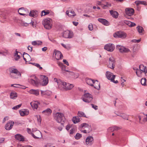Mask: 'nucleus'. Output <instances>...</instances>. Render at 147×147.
Returning a JSON list of instances; mask_svg holds the SVG:
<instances>
[{"label":"nucleus","mask_w":147,"mask_h":147,"mask_svg":"<svg viewBox=\"0 0 147 147\" xmlns=\"http://www.w3.org/2000/svg\"><path fill=\"white\" fill-rule=\"evenodd\" d=\"M84 102L87 103L91 102L93 99L92 95L88 93H85L81 98Z\"/></svg>","instance_id":"8"},{"label":"nucleus","mask_w":147,"mask_h":147,"mask_svg":"<svg viewBox=\"0 0 147 147\" xmlns=\"http://www.w3.org/2000/svg\"><path fill=\"white\" fill-rule=\"evenodd\" d=\"M41 92L42 96L47 98H49L52 94L51 91L48 90L45 91L41 90Z\"/></svg>","instance_id":"11"},{"label":"nucleus","mask_w":147,"mask_h":147,"mask_svg":"<svg viewBox=\"0 0 147 147\" xmlns=\"http://www.w3.org/2000/svg\"><path fill=\"white\" fill-rule=\"evenodd\" d=\"M94 81V80L88 78L86 79V82L87 84L92 86H93Z\"/></svg>","instance_id":"31"},{"label":"nucleus","mask_w":147,"mask_h":147,"mask_svg":"<svg viewBox=\"0 0 147 147\" xmlns=\"http://www.w3.org/2000/svg\"><path fill=\"white\" fill-rule=\"evenodd\" d=\"M79 129L82 132L85 134L89 133L92 130L91 126L85 123L81 124Z\"/></svg>","instance_id":"4"},{"label":"nucleus","mask_w":147,"mask_h":147,"mask_svg":"<svg viewBox=\"0 0 147 147\" xmlns=\"http://www.w3.org/2000/svg\"><path fill=\"white\" fill-rule=\"evenodd\" d=\"M126 14L129 16L133 15L134 13V9L131 8H127L125 9Z\"/></svg>","instance_id":"21"},{"label":"nucleus","mask_w":147,"mask_h":147,"mask_svg":"<svg viewBox=\"0 0 147 147\" xmlns=\"http://www.w3.org/2000/svg\"><path fill=\"white\" fill-rule=\"evenodd\" d=\"M125 119L128 120V116L125 114H122L120 116Z\"/></svg>","instance_id":"45"},{"label":"nucleus","mask_w":147,"mask_h":147,"mask_svg":"<svg viewBox=\"0 0 147 147\" xmlns=\"http://www.w3.org/2000/svg\"><path fill=\"white\" fill-rule=\"evenodd\" d=\"M146 79L145 78H142L141 81V84L145 86L146 85Z\"/></svg>","instance_id":"44"},{"label":"nucleus","mask_w":147,"mask_h":147,"mask_svg":"<svg viewBox=\"0 0 147 147\" xmlns=\"http://www.w3.org/2000/svg\"><path fill=\"white\" fill-rule=\"evenodd\" d=\"M16 139L19 141H24V137L20 134H17L15 135Z\"/></svg>","instance_id":"30"},{"label":"nucleus","mask_w":147,"mask_h":147,"mask_svg":"<svg viewBox=\"0 0 147 147\" xmlns=\"http://www.w3.org/2000/svg\"><path fill=\"white\" fill-rule=\"evenodd\" d=\"M54 119L58 123L61 124H63L65 121L64 115L62 113H56L54 115Z\"/></svg>","instance_id":"6"},{"label":"nucleus","mask_w":147,"mask_h":147,"mask_svg":"<svg viewBox=\"0 0 147 147\" xmlns=\"http://www.w3.org/2000/svg\"><path fill=\"white\" fill-rule=\"evenodd\" d=\"M140 2V4H141L144 5H147V2L145 1H141V2Z\"/></svg>","instance_id":"51"},{"label":"nucleus","mask_w":147,"mask_h":147,"mask_svg":"<svg viewBox=\"0 0 147 147\" xmlns=\"http://www.w3.org/2000/svg\"><path fill=\"white\" fill-rule=\"evenodd\" d=\"M91 105L92 106V108L94 109L95 110H96L97 109L98 107L97 106L94 105L93 104H91Z\"/></svg>","instance_id":"53"},{"label":"nucleus","mask_w":147,"mask_h":147,"mask_svg":"<svg viewBox=\"0 0 147 147\" xmlns=\"http://www.w3.org/2000/svg\"><path fill=\"white\" fill-rule=\"evenodd\" d=\"M78 115L80 117H84L87 118L85 113L83 112L79 111L78 112Z\"/></svg>","instance_id":"41"},{"label":"nucleus","mask_w":147,"mask_h":147,"mask_svg":"<svg viewBox=\"0 0 147 147\" xmlns=\"http://www.w3.org/2000/svg\"><path fill=\"white\" fill-rule=\"evenodd\" d=\"M139 69L142 72L145 74L147 72L146 67L144 66L143 65H140L139 66Z\"/></svg>","instance_id":"28"},{"label":"nucleus","mask_w":147,"mask_h":147,"mask_svg":"<svg viewBox=\"0 0 147 147\" xmlns=\"http://www.w3.org/2000/svg\"><path fill=\"white\" fill-rule=\"evenodd\" d=\"M72 23H73V24L75 26H77L78 24V23L77 22H72Z\"/></svg>","instance_id":"59"},{"label":"nucleus","mask_w":147,"mask_h":147,"mask_svg":"<svg viewBox=\"0 0 147 147\" xmlns=\"http://www.w3.org/2000/svg\"><path fill=\"white\" fill-rule=\"evenodd\" d=\"M137 28L139 33H142V31H143V29L142 27L138 26L137 27Z\"/></svg>","instance_id":"46"},{"label":"nucleus","mask_w":147,"mask_h":147,"mask_svg":"<svg viewBox=\"0 0 147 147\" xmlns=\"http://www.w3.org/2000/svg\"><path fill=\"white\" fill-rule=\"evenodd\" d=\"M32 136L35 139H38L42 137L41 133L38 130H36L34 133L32 134Z\"/></svg>","instance_id":"15"},{"label":"nucleus","mask_w":147,"mask_h":147,"mask_svg":"<svg viewBox=\"0 0 147 147\" xmlns=\"http://www.w3.org/2000/svg\"><path fill=\"white\" fill-rule=\"evenodd\" d=\"M115 60L112 57H111L109 58V61L108 63H107V66L108 67L113 69L115 67Z\"/></svg>","instance_id":"12"},{"label":"nucleus","mask_w":147,"mask_h":147,"mask_svg":"<svg viewBox=\"0 0 147 147\" xmlns=\"http://www.w3.org/2000/svg\"><path fill=\"white\" fill-rule=\"evenodd\" d=\"M19 86H20L19 85L17 84H13L11 85V86H13L15 87H18Z\"/></svg>","instance_id":"58"},{"label":"nucleus","mask_w":147,"mask_h":147,"mask_svg":"<svg viewBox=\"0 0 147 147\" xmlns=\"http://www.w3.org/2000/svg\"><path fill=\"white\" fill-rule=\"evenodd\" d=\"M47 49V47H44L42 49V50L43 51H46Z\"/></svg>","instance_id":"62"},{"label":"nucleus","mask_w":147,"mask_h":147,"mask_svg":"<svg viewBox=\"0 0 147 147\" xmlns=\"http://www.w3.org/2000/svg\"><path fill=\"white\" fill-rule=\"evenodd\" d=\"M115 49V47L113 44L109 43L106 45L104 47V49L109 51H113Z\"/></svg>","instance_id":"14"},{"label":"nucleus","mask_w":147,"mask_h":147,"mask_svg":"<svg viewBox=\"0 0 147 147\" xmlns=\"http://www.w3.org/2000/svg\"><path fill=\"white\" fill-rule=\"evenodd\" d=\"M51 110L49 108H47L46 110H44L42 112V113L47 115H49L51 114Z\"/></svg>","instance_id":"33"},{"label":"nucleus","mask_w":147,"mask_h":147,"mask_svg":"<svg viewBox=\"0 0 147 147\" xmlns=\"http://www.w3.org/2000/svg\"><path fill=\"white\" fill-rule=\"evenodd\" d=\"M46 147H55V146H53L49 144H47L46 145Z\"/></svg>","instance_id":"63"},{"label":"nucleus","mask_w":147,"mask_h":147,"mask_svg":"<svg viewBox=\"0 0 147 147\" xmlns=\"http://www.w3.org/2000/svg\"><path fill=\"white\" fill-rule=\"evenodd\" d=\"M54 53H55V57L57 60H59L63 57L62 54L59 51L55 50Z\"/></svg>","instance_id":"22"},{"label":"nucleus","mask_w":147,"mask_h":147,"mask_svg":"<svg viewBox=\"0 0 147 147\" xmlns=\"http://www.w3.org/2000/svg\"><path fill=\"white\" fill-rule=\"evenodd\" d=\"M37 118L38 121V122H39L40 123L41 122V120L40 117V115H38L37 116Z\"/></svg>","instance_id":"54"},{"label":"nucleus","mask_w":147,"mask_h":147,"mask_svg":"<svg viewBox=\"0 0 147 147\" xmlns=\"http://www.w3.org/2000/svg\"><path fill=\"white\" fill-rule=\"evenodd\" d=\"M117 129L118 128L116 126H114L109 128L107 129V130L109 132H111L113 131L114 130H117Z\"/></svg>","instance_id":"39"},{"label":"nucleus","mask_w":147,"mask_h":147,"mask_svg":"<svg viewBox=\"0 0 147 147\" xmlns=\"http://www.w3.org/2000/svg\"><path fill=\"white\" fill-rule=\"evenodd\" d=\"M74 78H77L79 76V74L78 73L75 74L74 76Z\"/></svg>","instance_id":"60"},{"label":"nucleus","mask_w":147,"mask_h":147,"mask_svg":"<svg viewBox=\"0 0 147 147\" xmlns=\"http://www.w3.org/2000/svg\"><path fill=\"white\" fill-rule=\"evenodd\" d=\"M63 61L64 62L65 64L67 65H69V64L68 62L67 61V60L65 59H63Z\"/></svg>","instance_id":"57"},{"label":"nucleus","mask_w":147,"mask_h":147,"mask_svg":"<svg viewBox=\"0 0 147 147\" xmlns=\"http://www.w3.org/2000/svg\"><path fill=\"white\" fill-rule=\"evenodd\" d=\"M18 13L22 16H27L28 13H26V11L24 8H19L18 11Z\"/></svg>","instance_id":"24"},{"label":"nucleus","mask_w":147,"mask_h":147,"mask_svg":"<svg viewBox=\"0 0 147 147\" xmlns=\"http://www.w3.org/2000/svg\"><path fill=\"white\" fill-rule=\"evenodd\" d=\"M9 71L10 76L13 78H18L21 76L20 73L16 69L11 67Z\"/></svg>","instance_id":"3"},{"label":"nucleus","mask_w":147,"mask_h":147,"mask_svg":"<svg viewBox=\"0 0 147 147\" xmlns=\"http://www.w3.org/2000/svg\"><path fill=\"white\" fill-rule=\"evenodd\" d=\"M127 36V34L122 32L118 31L113 34V36L116 38H120L123 39L125 38Z\"/></svg>","instance_id":"9"},{"label":"nucleus","mask_w":147,"mask_h":147,"mask_svg":"<svg viewBox=\"0 0 147 147\" xmlns=\"http://www.w3.org/2000/svg\"><path fill=\"white\" fill-rule=\"evenodd\" d=\"M28 81L30 84L34 86L38 87L39 86L40 80L34 75L30 76Z\"/></svg>","instance_id":"2"},{"label":"nucleus","mask_w":147,"mask_h":147,"mask_svg":"<svg viewBox=\"0 0 147 147\" xmlns=\"http://www.w3.org/2000/svg\"><path fill=\"white\" fill-rule=\"evenodd\" d=\"M98 20L102 24L106 26H109V22L107 20L102 18H98Z\"/></svg>","instance_id":"25"},{"label":"nucleus","mask_w":147,"mask_h":147,"mask_svg":"<svg viewBox=\"0 0 147 147\" xmlns=\"http://www.w3.org/2000/svg\"><path fill=\"white\" fill-rule=\"evenodd\" d=\"M14 123V122L11 121H9V122L5 125V129L7 130H10L12 128L13 125Z\"/></svg>","instance_id":"19"},{"label":"nucleus","mask_w":147,"mask_h":147,"mask_svg":"<svg viewBox=\"0 0 147 147\" xmlns=\"http://www.w3.org/2000/svg\"><path fill=\"white\" fill-rule=\"evenodd\" d=\"M102 0H101L100 1H97L96 2V4L98 5H100L102 8Z\"/></svg>","instance_id":"49"},{"label":"nucleus","mask_w":147,"mask_h":147,"mask_svg":"<svg viewBox=\"0 0 147 147\" xmlns=\"http://www.w3.org/2000/svg\"><path fill=\"white\" fill-rule=\"evenodd\" d=\"M72 121L74 123H76L80 122V119L78 116L73 117Z\"/></svg>","instance_id":"38"},{"label":"nucleus","mask_w":147,"mask_h":147,"mask_svg":"<svg viewBox=\"0 0 147 147\" xmlns=\"http://www.w3.org/2000/svg\"><path fill=\"white\" fill-rule=\"evenodd\" d=\"M28 49L30 52H32V47L31 46H29L28 47Z\"/></svg>","instance_id":"55"},{"label":"nucleus","mask_w":147,"mask_h":147,"mask_svg":"<svg viewBox=\"0 0 147 147\" xmlns=\"http://www.w3.org/2000/svg\"><path fill=\"white\" fill-rule=\"evenodd\" d=\"M29 15L30 16L35 18L37 16V12L36 11H31L29 13Z\"/></svg>","instance_id":"35"},{"label":"nucleus","mask_w":147,"mask_h":147,"mask_svg":"<svg viewBox=\"0 0 147 147\" xmlns=\"http://www.w3.org/2000/svg\"><path fill=\"white\" fill-rule=\"evenodd\" d=\"M18 53L20 54V53L19 52H18L17 51H16V53L15 54V59L16 60H18L20 58V55H18Z\"/></svg>","instance_id":"43"},{"label":"nucleus","mask_w":147,"mask_h":147,"mask_svg":"<svg viewBox=\"0 0 147 147\" xmlns=\"http://www.w3.org/2000/svg\"><path fill=\"white\" fill-rule=\"evenodd\" d=\"M144 115H145L146 116V117L144 118L143 120L144 121H147V114Z\"/></svg>","instance_id":"64"},{"label":"nucleus","mask_w":147,"mask_h":147,"mask_svg":"<svg viewBox=\"0 0 147 147\" xmlns=\"http://www.w3.org/2000/svg\"><path fill=\"white\" fill-rule=\"evenodd\" d=\"M93 86L96 89L98 90L100 88V84L96 80V82L94 81Z\"/></svg>","instance_id":"34"},{"label":"nucleus","mask_w":147,"mask_h":147,"mask_svg":"<svg viewBox=\"0 0 147 147\" xmlns=\"http://www.w3.org/2000/svg\"><path fill=\"white\" fill-rule=\"evenodd\" d=\"M23 57L24 60L26 62L30 61L31 60L30 56L28 54L25 52L23 54Z\"/></svg>","instance_id":"27"},{"label":"nucleus","mask_w":147,"mask_h":147,"mask_svg":"<svg viewBox=\"0 0 147 147\" xmlns=\"http://www.w3.org/2000/svg\"><path fill=\"white\" fill-rule=\"evenodd\" d=\"M52 20L49 18H47L43 20L42 24L45 28L47 29H50L52 27Z\"/></svg>","instance_id":"5"},{"label":"nucleus","mask_w":147,"mask_h":147,"mask_svg":"<svg viewBox=\"0 0 147 147\" xmlns=\"http://www.w3.org/2000/svg\"><path fill=\"white\" fill-rule=\"evenodd\" d=\"M39 86H46L49 83L48 77L44 75H41L40 76Z\"/></svg>","instance_id":"7"},{"label":"nucleus","mask_w":147,"mask_h":147,"mask_svg":"<svg viewBox=\"0 0 147 147\" xmlns=\"http://www.w3.org/2000/svg\"><path fill=\"white\" fill-rule=\"evenodd\" d=\"M107 78L109 80H111V81H113L114 80L115 78V76L113 74L111 73L109 71H107L106 74Z\"/></svg>","instance_id":"18"},{"label":"nucleus","mask_w":147,"mask_h":147,"mask_svg":"<svg viewBox=\"0 0 147 147\" xmlns=\"http://www.w3.org/2000/svg\"><path fill=\"white\" fill-rule=\"evenodd\" d=\"M42 42L39 41H34L32 42V44L33 45H41Z\"/></svg>","instance_id":"40"},{"label":"nucleus","mask_w":147,"mask_h":147,"mask_svg":"<svg viewBox=\"0 0 147 147\" xmlns=\"http://www.w3.org/2000/svg\"><path fill=\"white\" fill-rule=\"evenodd\" d=\"M116 48L120 52L122 53H127L130 51L129 49L120 45H117L116 46Z\"/></svg>","instance_id":"10"},{"label":"nucleus","mask_w":147,"mask_h":147,"mask_svg":"<svg viewBox=\"0 0 147 147\" xmlns=\"http://www.w3.org/2000/svg\"><path fill=\"white\" fill-rule=\"evenodd\" d=\"M50 13V11L48 10H43L41 12L42 16H45Z\"/></svg>","instance_id":"42"},{"label":"nucleus","mask_w":147,"mask_h":147,"mask_svg":"<svg viewBox=\"0 0 147 147\" xmlns=\"http://www.w3.org/2000/svg\"><path fill=\"white\" fill-rule=\"evenodd\" d=\"M22 106V104H20L19 105H17L15 107H14L12 108V109L13 110H17L19 109Z\"/></svg>","instance_id":"47"},{"label":"nucleus","mask_w":147,"mask_h":147,"mask_svg":"<svg viewBox=\"0 0 147 147\" xmlns=\"http://www.w3.org/2000/svg\"><path fill=\"white\" fill-rule=\"evenodd\" d=\"M18 95L16 92H12L10 94V98L12 99H15L17 97Z\"/></svg>","instance_id":"37"},{"label":"nucleus","mask_w":147,"mask_h":147,"mask_svg":"<svg viewBox=\"0 0 147 147\" xmlns=\"http://www.w3.org/2000/svg\"><path fill=\"white\" fill-rule=\"evenodd\" d=\"M93 138L90 136H89L86 139V144L91 146L93 144Z\"/></svg>","instance_id":"17"},{"label":"nucleus","mask_w":147,"mask_h":147,"mask_svg":"<svg viewBox=\"0 0 147 147\" xmlns=\"http://www.w3.org/2000/svg\"><path fill=\"white\" fill-rule=\"evenodd\" d=\"M66 14L70 17L74 16L76 15L74 11L72 10L69 11H67Z\"/></svg>","instance_id":"32"},{"label":"nucleus","mask_w":147,"mask_h":147,"mask_svg":"<svg viewBox=\"0 0 147 147\" xmlns=\"http://www.w3.org/2000/svg\"><path fill=\"white\" fill-rule=\"evenodd\" d=\"M88 28L90 30H92L93 29L92 24H90L88 25Z\"/></svg>","instance_id":"50"},{"label":"nucleus","mask_w":147,"mask_h":147,"mask_svg":"<svg viewBox=\"0 0 147 147\" xmlns=\"http://www.w3.org/2000/svg\"><path fill=\"white\" fill-rule=\"evenodd\" d=\"M30 104L33 109H37L40 105V103L37 101H33L30 102Z\"/></svg>","instance_id":"20"},{"label":"nucleus","mask_w":147,"mask_h":147,"mask_svg":"<svg viewBox=\"0 0 147 147\" xmlns=\"http://www.w3.org/2000/svg\"><path fill=\"white\" fill-rule=\"evenodd\" d=\"M81 137L82 135L78 133H77L75 136L76 139L77 140L79 139Z\"/></svg>","instance_id":"48"},{"label":"nucleus","mask_w":147,"mask_h":147,"mask_svg":"<svg viewBox=\"0 0 147 147\" xmlns=\"http://www.w3.org/2000/svg\"><path fill=\"white\" fill-rule=\"evenodd\" d=\"M30 24L32 25L33 27H36L35 25L34 24V23L32 21L30 23Z\"/></svg>","instance_id":"61"},{"label":"nucleus","mask_w":147,"mask_h":147,"mask_svg":"<svg viewBox=\"0 0 147 147\" xmlns=\"http://www.w3.org/2000/svg\"><path fill=\"white\" fill-rule=\"evenodd\" d=\"M102 8L104 9H107L110 7L111 5V3L107 2L106 0H102Z\"/></svg>","instance_id":"16"},{"label":"nucleus","mask_w":147,"mask_h":147,"mask_svg":"<svg viewBox=\"0 0 147 147\" xmlns=\"http://www.w3.org/2000/svg\"><path fill=\"white\" fill-rule=\"evenodd\" d=\"M110 12L113 17L116 18H117L118 16V13L117 11H113V10H110Z\"/></svg>","instance_id":"36"},{"label":"nucleus","mask_w":147,"mask_h":147,"mask_svg":"<svg viewBox=\"0 0 147 147\" xmlns=\"http://www.w3.org/2000/svg\"><path fill=\"white\" fill-rule=\"evenodd\" d=\"M131 22L128 21H125L124 22L125 23L128 25L129 27L130 26V23H131Z\"/></svg>","instance_id":"52"},{"label":"nucleus","mask_w":147,"mask_h":147,"mask_svg":"<svg viewBox=\"0 0 147 147\" xmlns=\"http://www.w3.org/2000/svg\"><path fill=\"white\" fill-rule=\"evenodd\" d=\"M20 115L22 116L28 115L29 113V111L27 109H23L19 111Z\"/></svg>","instance_id":"23"},{"label":"nucleus","mask_w":147,"mask_h":147,"mask_svg":"<svg viewBox=\"0 0 147 147\" xmlns=\"http://www.w3.org/2000/svg\"><path fill=\"white\" fill-rule=\"evenodd\" d=\"M53 81L57 83L59 88L61 90H69L71 89L74 87L73 84L66 83L60 79H57V78H54Z\"/></svg>","instance_id":"1"},{"label":"nucleus","mask_w":147,"mask_h":147,"mask_svg":"<svg viewBox=\"0 0 147 147\" xmlns=\"http://www.w3.org/2000/svg\"><path fill=\"white\" fill-rule=\"evenodd\" d=\"M133 69L136 71V74L138 77H141L142 76V74L143 73L141 71L136 67H133Z\"/></svg>","instance_id":"29"},{"label":"nucleus","mask_w":147,"mask_h":147,"mask_svg":"<svg viewBox=\"0 0 147 147\" xmlns=\"http://www.w3.org/2000/svg\"><path fill=\"white\" fill-rule=\"evenodd\" d=\"M28 92L31 94L37 96L39 94V90L38 89L34 90L32 89L29 90Z\"/></svg>","instance_id":"26"},{"label":"nucleus","mask_w":147,"mask_h":147,"mask_svg":"<svg viewBox=\"0 0 147 147\" xmlns=\"http://www.w3.org/2000/svg\"><path fill=\"white\" fill-rule=\"evenodd\" d=\"M130 23V27H133L136 26V24L134 22H131Z\"/></svg>","instance_id":"56"},{"label":"nucleus","mask_w":147,"mask_h":147,"mask_svg":"<svg viewBox=\"0 0 147 147\" xmlns=\"http://www.w3.org/2000/svg\"><path fill=\"white\" fill-rule=\"evenodd\" d=\"M73 35V33L68 30L64 32L63 33V36L66 38H71Z\"/></svg>","instance_id":"13"}]
</instances>
